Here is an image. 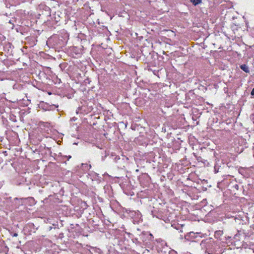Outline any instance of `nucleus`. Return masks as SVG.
Here are the masks:
<instances>
[{
	"instance_id": "f257e3e1",
	"label": "nucleus",
	"mask_w": 254,
	"mask_h": 254,
	"mask_svg": "<svg viewBox=\"0 0 254 254\" xmlns=\"http://www.w3.org/2000/svg\"><path fill=\"white\" fill-rule=\"evenodd\" d=\"M241 68L242 70H243L246 72L248 73L249 72V67L246 64H243L241 66Z\"/></svg>"
},
{
	"instance_id": "f03ea898",
	"label": "nucleus",
	"mask_w": 254,
	"mask_h": 254,
	"mask_svg": "<svg viewBox=\"0 0 254 254\" xmlns=\"http://www.w3.org/2000/svg\"><path fill=\"white\" fill-rule=\"evenodd\" d=\"M191 1L194 5H196L201 2V0H191Z\"/></svg>"
},
{
	"instance_id": "7ed1b4c3",
	"label": "nucleus",
	"mask_w": 254,
	"mask_h": 254,
	"mask_svg": "<svg viewBox=\"0 0 254 254\" xmlns=\"http://www.w3.org/2000/svg\"><path fill=\"white\" fill-rule=\"evenodd\" d=\"M251 94L252 95H254V88L252 90V91L251 92Z\"/></svg>"
},
{
	"instance_id": "20e7f679",
	"label": "nucleus",
	"mask_w": 254,
	"mask_h": 254,
	"mask_svg": "<svg viewBox=\"0 0 254 254\" xmlns=\"http://www.w3.org/2000/svg\"><path fill=\"white\" fill-rule=\"evenodd\" d=\"M17 234L14 233L13 235V237H17Z\"/></svg>"
}]
</instances>
